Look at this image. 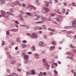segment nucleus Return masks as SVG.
Returning <instances> with one entry per match:
<instances>
[{"label": "nucleus", "instance_id": "nucleus-27", "mask_svg": "<svg viewBox=\"0 0 76 76\" xmlns=\"http://www.w3.org/2000/svg\"><path fill=\"white\" fill-rule=\"evenodd\" d=\"M72 31H67L66 33L67 34H71L72 33Z\"/></svg>", "mask_w": 76, "mask_h": 76}, {"label": "nucleus", "instance_id": "nucleus-37", "mask_svg": "<svg viewBox=\"0 0 76 76\" xmlns=\"http://www.w3.org/2000/svg\"><path fill=\"white\" fill-rule=\"evenodd\" d=\"M2 45H4V44H5V42H4V41H2Z\"/></svg>", "mask_w": 76, "mask_h": 76}, {"label": "nucleus", "instance_id": "nucleus-9", "mask_svg": "<svg viewBox=\"0 0 76 76\" xmlns=\"http://www.w3.org/2000/svg\"><path fill=\"white\" fill-rule=\"evenodd\" d=\"M16 61L13 60L11 61V63L12 64H15L16 63Z\"/></svg>", "mask_w": 76, "mask_h": 76}, {"label": "nucleus", "instance_id": "nucleus-39", "mask_svg": "<svg viewBox=\"0 0 76 76\" xmlns=\"http://www.w3.org/2000/svg\"><path fill=\"white\" fill-rule=\"evenodd\" d=\"M22 6L23 7H25V6H26V5H25V4H22Z\"/></svg>", "mask_w": 76, "mask_h": 76}, {"label": "nucleus", "instance_id": "nucleus-5", "mask_svg": "<svg viewBox=\"0 0 76 76\" xmlns=\"http://www.w3.org/2000/svg\"><path fill=\"white\" fill-rule=\"evenodd\" d=\"M45 6L47 7H48L49 6V4H50V2H48L47 1H45Z\"/></svg>", "mask_w": 76, "mask_h": 76}, {"label": "nucleus", "instance_id": "nucleus-34", "mask_svg": "<svg viewBox=\"0 0 76 76\" xmlns=\"http://www.w3.org/2000/svg\"><path fill=\"white\" fill-rule=\"evenodd\" d=\"M43 37L44 38H45V39H47V36H46V35H43Z\"/></svg>", "mask_w": 76, "mask_h": 76}, {"label": "nucleus", "instance_id": "nucleus-35", "mask_svg": "<svg viewBox=\"0 0 76 76\" xmlns=\"http://www.w3.org/2000/svg\"><path fill=\"white\" fill-rule=\"evenodd\" d=\"M22 47L23 48H24L26 47V45H23L22 46Z\"/></svg>", "mask_w": 76, "mask_h": 76}, {"label": "nucleus", "instance_id": "nucleus-10", "mask_svg": "<svg viewBox=\"0 0 76 76\" xmlns=\"http://www.w3.org/2000/svg\"><path fill=\"white\" fill-rule=\"evenodd\" d=\"M35 28L36 29H38V30H41L42 29V27H35Z\"/></svg>", "mask_w": 76, "mask_h": 76}, {"label": "nucleus", "instance_id": "nucleus-59", "mask_svg": "<svg viewBox=\"0 0 76 76\" xmlns=\"http://www.w3.org/2000/svg\"><path fill=\"white\" fill-rule=\"evenodd\" d=\"M44 66H47V63H45L44 64Z\"/></svg>", "mask_w": 76, "mask_h": 76}, {"label": "nucleus", "instance_id": "nucleus-54", "mask_svg": "<svg viewBox=\"0 0 76 76\" xmlns=\"http://www.w3.org/2000/svg\"><path fill=\"white\" fill-rule=\"evenodd\" d=\"M17 70H18V71H19V72H21V69H18Z\"/></svg>", "mask_w": 76, "mask_h": 76}, {"label": "nucleus", "instance_id": "nucleus-31", "mask_svg": "<svg viewBox=\"0 0 76 76\" xmlns=\"http://www.w3.org/2000/svg\"><path fill=\"white\" fill-rule=\"evenodd\" d=\"M10 53H9V52H8L7 53V54L8 56H10V57H9V58H11V56H10Z\"/></svg>", "mask_w": 76, "mask_h": 76}, {"label": "nucleus", "instance_id": "nucleus-60", "mask_svg": "<svg viewBox=\"0 0 76 76\" xmlns=\"http://www.w3.org/2000/svg\"><path fill=\"white\" fill-rule=\"evenodd\" d=\"M59 50H61V47H59L58 48Z\"/></svg>", "mask_w": 76, "mask_h": 76}, {"label": "nucleus", "instance_id": "nucleus-44", "mask_svg": "<svg viewBox=\"0 0 76 76\" xmlns=\"http://www.w3.org/2000/svg\"><path fill=\"white\" fill-rule=\"evenodd\" d=\"M71 72L72 73H75V71L73 70H71Z\"/></svg>", "mask_w": 76, "mask_h": 76}, {"label": "nucleus", "instance_id": "nucleus-3", "mask_svg": "<svg viewBox=\"0 0 76 76\" xmlns=\"http://www.w3.org/2000/svg\"><path fill=\"white\" fill-rule=\"evenodd\" d=\"M43 9L47 13H48V12H49V11H50V10L47 8H46L45 7H43Z\"/></svg>", "mask_w": 76, "mask_h": 76}, {"label": "nucleus", "instance_id": "nucleus-26", "mask_svg": "<svg viewBox=\"0 0 76 76\" xmlns=\"http://www.w3.org/2000/svg\"><path fill=\"white\" fill-rule=\"evenodd\" d=\"M46 66L47 68L48 69H49V67H50V66L49 65L47 64V65H46Z\"/></svg>", "mask_w": 76, "mask_h": 76}, {"label": "nucleus", "instance_id": "nucleus-21", "mask_svg": "<svg viewBox=\"0 0 76 76\" xmlns=\"http://www.w3.org/2000/svg\"><path fill=\"white\" fill-rule=\"evenodd\" d=\"M26 75H31V72L30 73L29 72H26Z\"/></svg>", "mask_w": 76, "mask_h": 76}, {"label": "nucleus", "instance_id": "nucleus-7", "mask_svg": "<svg viewBox=\"0 0 76 76\" xmlns=\"http://www.w3.org/2000/svg\"><path fill=\"white\" fill-rule=\"evenodd\" d=\"M55 49V46H52L50 47V51H53V50H54Z\"/></svg>", "mask_w": 76, "mask_h": 76}, {"label": "nucleus", "instance_id": "nucleus-8", "mask_svg": "<svg viewBox=\"0 0 76 76\" xmlns=\"http://www.w3.org/2000/svg\"><path fill=\"white\" fill-rule=\"evenodd\" d=\"M36 73L35 71V70L33 69L32 70L31 72V74H32V75H35Z\"/></svg>", "mask_w": 76, "mask_h": 76}, {"label": "nucleus", "instance_id": "nucleus-6", "mask_svg": "<svg viewBox=\"0 0 76 76\" xmlns=\"http://www.w3.org/2000/svg\"><path fill=\"white\" fill-rule=\"evenodd\" d=\"M24 59L25 60H28L29 58V56L27 55H26L24 56Z\"/></svg>", "mask_w": 76, "mask_h": 76}, {"label": "nucleus", "instance_id": "nucleus-56", "mask_svg": "<svg viewBox=\"0 0 76 76\" xmlns=\"http://www.w3.org/2000/svg\"><path fill=\"white\" fill-rule=\"evenodd\" d=\"M43 27L44 29H46V27H45V26H43Z\"/></svg>", "mask_w": 76, "mask_h": 76}, {"label": "nucleus", "instance_id": "nucleus-15", "mask_svg": "<svg viewBox=\"0 0 76 76\" xmlns=\"http://www.w3.org/2000/svg\"><path fill=\"white\" fill-rule=\"evenodd\" d=\"M64 28L65 29H70L71 28V26H65Z\"/></svg>", "mask_w": 76, "mask_h": 76}, {"label": "nucleus", "instance_id": "nucleus-23", "mask_svg": "<svg viewBox=\"0 0 76 76\" xmlns=\"http://www.w3.org/2000/svg\"><path fill=\"white\" fill-rule=\"evenodd\" d=\"M67 58H68L69 59H71V60H73V58L71 57L68 56L67 57Z\"/></svg>", "mask_w": 76, "mask_h": 76}, {"label": "nucleus", "instance_id": "nucleus-43", "mask_svg": "<svg viewBox=\"0 0 76 76\" xmlns=\"http://www.w3.org/2000/svg\"><path fill=\"white\" fill-rule=\"evenodd\" d=\"M73 39H76V35H75L73 37Z\"/></svg>", "mask_w": 76, "mask_h": 76}, {"label": "nucleus", "instance_id": "nucleus-48", "mask_svg": "<svg viewBox=\"0 0 76 76\" xmlns=\"http://www.w3.org/2000/svg\"><path fill=\"white\" fill-rule=\"evenodd\" d=\"M72 4H73V6H76V4H75L74 3V2L72 3Z\"/></svg>", "mask_w": 76, "mask_h": 76}, {"label": "nucleus", "instance_id": "nucleus-24", "mask_svg": "<svg viewBox=\"0 0 76 76\" xmlns=\"http://www.w3.org/2000/svg\"><path fill=\"white\" fill-rule=\"evenodd\" d=\"M52 44L53 45H56V42L53 41V42H52Z\"/></svg>", "mask_w": 76, "mask_h": 76}, {"label": "nucleus", "instance_id": "nucleus-25", "mask_svg": "<svg viewBox=\"0 0 76 76\" xmlns=\"http://www.w3.org/2000/svg\"><path fill=\"white\" fill-rule=\"evenodd\" d=\"M7 13H8V15H12V16H13V14H12V13H10V12H7Z\"/></svg>", "mask_w": 76, "mask_h": 76}, {"label": "nucleus", "instance_id": "nucleus-50", "mask_svg": "<svg viewBox=\"0 0 76 76\" xmlns=\"http://www.w3.org/2000/svg\"><path fill=\"white\" fill-rule=\"evenodd\" d=\"M6 34H10V33L9 32V31H7L6 32Z\"/></svg>", "mask_w": 76, "mask_h": 76}, {"label": "nucleus", "instance_id": "nucleus-22", "mask_svg": "<svg viewBox=\"0 0 76 76\" xmlns=\"http://www.w3.org/2000/svg\"><path fill=\"white\" fill-rule=\"evenodd\" d=\"M10 12H12V13H13V12H15V11L13 10V9H10Z\"/></svg>", "mask_w": 76, "mask_h": 76}, {"label": "nucleus", "instance_id": "nucleus-53", "mask_svg": "<svg viewBox=\"0 0 76 76\" xmlns=\"http://www.w3.org/2000/svg\"><path fill=\"white\" fill-rule=\"evenodd\" d=\"M39 23H43V21H39Z\"/></svg>", "mask_w": 76, "mask_h": 76}, {"label": "nucleus", "instance_id": "nucleus-1", "mask_svg": "<svg viewBox=\"0 0 76 76\" xmlns=\"http://www.w3.org/2000/svg\"><path fill=\"white\" fill-rule=\"evenodd\" d=\"M27 35H28V36L31 37V38H37V36L34 33H33L32 34V36L31 35V34L29 33H28L27 34Z\"/></svg>", "mask_w": 76, "mask_h": 76}, {"label": "nucleus", "instance_id": "nucleus-13", "mask_svg": "<svg viewBox=\"0 0 76 76\" xmlns=\"http://www.w3.org/2000/svg\"><path fill=\"white\" fill-rule=\"evenodd\" d=\"M18 31V29H12L11 30V31H13L14 32H17Z\"/></svg>", "mask_w": 76, "mask_h": 76}, {"label": "nucleus", "instance_id": "nucleus-20", "mask_svg": "<svg viewBox=\"0 0 76 76\" xmlns=\"http://www.w3.org/2000/svg\"><path fill=\"white\" fill-rule=\"evenodd\" d=\"M17 4L18 5H19V6H22V5H21V4H20V2H17Z\"/></svg>", "mask_w": 76, "mask_h": 76}, {"label": "nucleus", "instance_id": "nucleus-52", "mask_svg": "<svg viewBox=\"0 0 76 76\" xmlns=\"http://www.w3.org/2000/svg\"><path fill=\"white\" fill-rule=\"evenodd\" d=\"M23 42L25 44L26 42V40H23Z\"/></svg>", "mask_w": 76, "mask_h": 76}, {"label": "nucleus", "instance_id": "nucleus-55", "mask_svg": "<svg viewBox=\"0 0 76 76\" xmlns=\"http://www.w3.org/2000/svg\"><path fill=\"white\" fill-rule=\"evenodd\" d=\"M28 54H32V52H28Z\"/></svg>", "mask_w": 76, "mask_h": 76}, {"label": "nucleus", "instance_id": "nucleus-30", "mask_svg": "<svg viewBox=\"0 0 76 76\" xmlns=\"http://www.w3.org/2000/svg\"><path fill=\"white\" fill-rule=\"evenodd\" d=\"M26 14H27V15H28V16H30V15H31V13L29 12H27L26 13Z\"/></svg>", "mask_w": 76, "mask_h": 76}, {"label": "nucleus", "instance_id": "nucleus-12", "mask_svg": "<svg viewBox=\"0 0 76 76\" xmlns=\"http://www.w3.org/2000/svg\"><path fill=\"white\" fill-rule=\"evenodd\" d=\"M41 19L42 20H44V21L46 20V19L44 17H41Z\"/></svg>", "mask_w": 76, "mask_h": 76}, {"label": "nucleus", "instance_id": "nucleus-11", "mask_svg": "<svg viewBox=\"0 0 76 76\" xmlns=\"http://www.w3.org/2000/svg\"><path fill=\"white\" fill-rule=\"evenodd\" d=\"M48 30H49V31H52V32H54L56 31L55 30H53L50 28H48Z\"/></svg>", "mask_w": 76, "mask_h": 76}, {"label": "nucleus", "instance_id": "nucleus-19", "mask_svg": "<svg viewBox=\"0 0 76 76\" xmlns=\"http://www.w3.org/2000/svg\"><path fill=\"white\" fill-rule=\"evenodd\" d=\"M73 54L72 53H69L68 54V55L70 56H73Z\"/></svg>", "mask_w": 76, "mask_h": 76}, {"label": "nucleus", "instance_id": "nucleus-47", "mask_svg": "<svg viewBox=\"0 0 76 76\" xmlns=\"http://www.w3.org/2000/svg\"><path fill=\"white\" fill-rule=\"evenodd\" d=\"M32 48H33V49H34V50H35V46H33Z\"/></svg>", "mask_w": 76, "mask_h": 76}, {"label": "nucleus", "instance_id": "nucleus-57", "mask_svg": "<svg viewBox=\"0 0 76 76\" xmlns=\"http://www.w3.org/2000/svg\"><path fill=\"white\" fill-rule=\"evenodd\" d=\"M7 72H10V70L7 69Z\"/></svg>", "mask_w": 76, "mask_h": 76}, {"label": "nucleus", "instance_id": "nucleus-63", "mask_svg": "<svg viewBox=\"0 0 76 76\" xmlns=\"http://www.w3.org/2000/svg\"><path fill=\"white\" fill-rule=\"evenodd\" d=\"M15 22L16 23H17V24H18V21H15Z\"/></svg>", "mask_w": 76, "mask_h": 76}, {"label": "nucleus", "instance_id": "nucleus-29", "mask_svg": "<svg viewBox=\"0 0 76 76\" xmlns=\"http://www.w3.org/2000/svg\"><path fill=\"white\" fill-rule=\"evenodd\" d=\"M54 15H56V13H55L53 14H50V16H54Z\"/></svg>", "mask_w": 76, "mask_h": 76}, {"label": "nucleus", "instance_id": "nucleus-28", "mask_svg": "<svg viewBox=\"0 0 76 76\" xmlns=\"http://www.w3.org/2000/svg\"><path fill=\"white\" fill-rule=\"evenodd\" d=\"M5 15H6V13H5V12H3V13L2 14L3 17H4Z\"/></svg>", "mask_w": 76, "mask_h": 76}, {"label": "nucleus", "instance_id": "nucleus-64", "mask_svg": "<svg viewBox=\"0 0 76 76\" xmlns=\"http://www.w3.org/2000/svg\"><path fill=\"white\" fill-rule=\"evenodd\" d=\"M35 23H39V22H36Z\"/></svg>", "mask_w": 76, "mask_h": 76}, {"label": "nucleus", "instance_id": "nucleus-49", "mask_svg": "<svg viewBox=\"0 0 76 76\" xmlns=\"http://www.w3.org/2000/svg\"><path fill=\"white\" fill-rule=\"evenodd\" d=\"M45 51H43L42 52V54H45Z\"/></svg>", "mask_w": 76, "mask_h": 76}, {"label": "nucleus", "instance_id": "nucleus-16", "mask_svg": "<svg viewBox=\"0 0 76 76\" xmlns=\"http://www.w3.org/2000/svg\"><path fill=\"white\" fill-rule=\"evenodd\" d=\"M40 43H41L39 44V45H40V46H42V47H43L44 46H41V45L44 44V43L42 42H41Z\"/></svg>", "mask_w": 76, "mask_h": 76}, {"label": "nucleus", "instance_id": "nucleus-40", "mask_svg": "<svg viewBox=\"0 0 76 76\" xmlns=\"http://www.w3.org/2000/svg\"><path fill=\"white\" fill-rule=\"evenodd\" d=\"M65 12V9H63L62 10V13H64Z\"/></svg>", "mask_w": 76, "mask_h": 76}, {"label": "nucleus", "instance_id": "nucleus-38", "mask_svg": "<svg viewBox=\"0 0 76 76\" xmlns=\"http://www.w3.org/2000/svg\"><path fill=\"white\" fill-rule=\"evenodd\" d=\"M54 66H55L54 65L52 64L51 65V67H52V68H55Z\"/></svg>", "mask_w": 76, "mask_h": 76}, {"label": "nucleus", "instance_id": "nucleus-51", "mask_svg": "<svg viewBox=\"0 0 76 76\" xmlns=\"http://www.w3.org/2000/svg\"><path fill=\"white\" fill-rule=\"evenodd\" d=\"M15 50H18V47H16L15 48Z\"/></svg>", "mask_w": 76, "mask_h": 76}, {"label": "nucleus", "instance_id": "nucleus-32", "mask_svg": "<svg viewBox=\"0 0 76 76\" xmlns=\"http://www.w3.org/2000/svg\"><path fill=\"white\" fill-rule=\"evenodd\" d=\"M28 61H29L28 60H26L24 61V63H26V64L28 63Z\"/></svg>", "mask_w": 76, "mask_h": 76}, {"label": "nucleus", "instance_id": "nucleus-46", "mask_svg": "<svg viewBox=\"0 0 76 76\" xmlns=\"http://www.w3.org/2000/svg\"><path fill=\"white\" fill-rule=\"evenodd\" d=\"M73 53H76V50L75 49H74L73 50Z\"/></svg>", "mask_w": 76, "mask_h": 76}, {"label": "nucleus", "instance_id": "nucleus-18", "mask_svg": "<svg viewBox=\"0 0 76 76\" xmlns=\"http://www.w3.org/2000/svg\"><path fill=\"white\" fill-rule=\"evenodd\" d=\"M70 46L72 48H76V47L73 46L72 45H70Z\"/></svg>", "mask_w": 76, "mask_h": 76}, {"label": "nucleus", "instance_id": "nucleus-2", "mask_svg": "<svg viewBox=\"0 0 76 76\" xmlns=\"http://www.w3.org/2000/svg\"><path fill=\"white\" fill-rule=\"evenodd\" d=\"M72 26L73 28L76 27V20H74L72 21Z\"/></svg>", "mask_w": 76, "mask_h": 76}, {"label": "nucleus", "instance_id": "nucleus-42", "mask_svg": "<svg viewBox=\"0 0 76 76\" xmlns=\"http://www.w3.org/2000/svg\"><path fill=\"white\" fill-rule=\"evenodd\" d=\"M54 72H55L56 74H58V72H57V71H56V70H54Z\"/></svg>", "mask_w": 76, "mask_h": 76}, {"label": "nucleus", "instance_id": "nucleus-17", "mask_svg": "<svg viewBox=\"0 0 76 76\" xmlns=\"http://www.w3.org/2000/svg\"><path fill=\"white\" fill-rule=\"evenodd\" d=\"M17 41L18 42H20V39L19 37H18L17 39Z\"/></svg>", "mask_w": 76, "mask_h": 76}, {"label": "nucleus", "instance_id": "nucleus-45", "mask_svg": "<svg viewBox=\"0 0 76 76\" xmlns=\"http://www.w3.org/2000/svg\"><path fill=\"white\" fill-rule=\"evenodd\" d=\"M43 74L44 75H45V76H46V75H47V73L45 72H44Z\"/></svg>", "mask_w": 76, "mask_h": 76}, {"label": "nucleus", "instance_id": "nucleus-62", "mask_svg": "<svg viewBox=\"0 0 76 76\" xmlns=\"http://www.w3.org/2000/svg\"><path fill=\"white\" fill-rule=\"evenodd\" d=\"M69 14V12H66V14L67 15H68Z\"/></svg>", "mask_w": 76, "mask_h": 76}, {"label": "nucleus", "instance_id": "nucleus-41", "mask_svg": "<svg viewBox=\"0 0 76 76\" xmlns=\"http://www.w3.org/2000/svg\"><path fill=\"white\" fill-rule=\"evenodd\" d=\"M56 20L58 22H60V18H56Z\"/></svg>", "mask_w": 76, "mask_h": 76}, {"label": "nucleus", "instance_id": "nucleus-61", "mask_svg": "<svg viewBox=\"0 0 76 76\" xmlns=\"http://www.w3.org/2000/svg\"><path fill=\"white\" fill-rule=\"evenodd\" d=\"M53 32H51L50 33V35H53Z\"/></svg>", "mask_w": 76, "mask_h": 76}, {"label": "nucleus", "instance_id": "nucleus-58", "mask_svg": "<svg viewBox=\"0 0 76 76\" xmlns=\"http://www.w3.org/2000/svg\"><path fill=\"white\" fill-rule=\"evenodd\" d=\"M38 19H39L38 18H36L35 19V20H38Z\"/></svg>", "mask_w": 76, "mask_h": 76}, {"label": "nucleus", "instance_id": "nucleus-36", "mask_svg": "<svg viewBox=\"0 0 76 76\" xmlns=\"http://www.w3.org/2000/svg\"><path fill=\"white\" fill-rule=\"evenodd\" d=\"M25 55H26V53H23L22 54L21 56H25Z\"/></svg>", "mask_w": 76, "mask_h": 76}, {"label": "nucleus", "instance_id": "nucleus-33", "mask_svg": "<svg viewBox=\"0 0 76 76\" xmlns=\"http://www.w3.org/2000/svg\"><path fill=\"white\" fill-rule=\"evenodd\" d=\"M42 62H43V63H45L46 61V60L45 59H43L42 60Z\"/></svg>", "mask_w": 76, "mask_h": 76}, {"label": "nucleus", "instance_id": "nucleus-4", "mask_svg": "<svg viewBox=\"0 0 76 76\" xmlns=\"http://www.w3.org/2000/svg\"><path fill=\"white\" fill-rule=\"evenodd\" d=\"M28 9H29V8H31V9H33L34 10H36V9H37V8H36L33 6L30 5H28Z\"/></svg>", "mask_w": 76, "mask_h": 76}, {"label": "nucleus", "instance_id": "nucleus-14", "mask_svg": "<svg viewBox=\"0 0 76 76\" xmlns=\"http://www.w3.org/2000/svg\"><path fill=\"white\" fill-rule=\"evenodd\" d=\"M35 58H38L39 55H38V54H35Z\"/></svg>", "mask_w": 76, "mask_h": 76}]
</instances>
